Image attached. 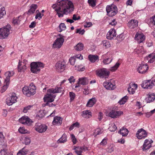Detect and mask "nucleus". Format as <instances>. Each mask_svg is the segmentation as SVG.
<instances>
[{"mask_svg": "<svg viewBox=\"0 0 155 155\" xmlns=\"http://www.w3.org/2000/svg\"><path fill=\"white\" fill-rule=\"evenodd\" d=\"M58 8L55 10L59 17H63L64 14L67 15L74 11V5L72 2L68 0H58Z\"/></svg>", "mask_w": 155, "mask_h": 155, "instance_id": "nucleus-1", "label": "nucleus"}, {"mask_svg": "<svg viewBox=\"0 0 155 155\" xmlns=\"http://www.w3.org/2000/svg\"><path fill=\"white\" fill-rule=\"evenodd\" d=\"M36 87L32 83L30 84L29 86H25L22 88V91L23 94L28 97L33 95L35 93Z\"/></svg>", "mask_w": 155, "mask_h": 155, "instance_id": "nucleus-2", "label": "nucleus"}, {"mask_svg": "<svg viewBox=\"0 0 155 155\" xmlns=\"http://www.w3.org/2000/svg\"><path fill=\"white\" fill-rule=\"evenodd\" d=\"M31 70L33 73H37L40 71L41 68L44 67V64L40 62H33L30 64Z\"/></svg>", "mask_w": 155, "mask_h": 155, "instance_id": "nucleus-3", "label": "nucleus"}, {"mask_svg": "<svg viewBox=\"0 0 155 155\" xmlns=\"http://www.w3.org/2000/svg\"><path fill=\"white\" fill-rule=\"evenodd\" d=\"M11 30V25H8L6 27L0 29V39H3L8 37Z\"/></svg>", "mask_w": 155, "mask_h": 155, "instance_id": "nucleus-4", "label": "nucleus"}, {"mask_svg": "<svg viewBox=\"0 0 155 155\" xmlns=\"http://www.w3.org/2000/svg\"><path fill=\"white\" fill-rule=\"evenodd\" d=\"M106 10L107 15L110 17L115 15L118 12L116 6L114 5L107 6L106 8Z\"/></svg>", "mask_w": 155, "mask_h": 155, "instance_id": "nucleus-5", "label": "nucleus"}, {"mask_svg": "<svg viewBox=\"0 0 155 155\" xmlns=\"http://www.w3.org/2000/svg\"><path fill=\"white\" fill-rule=\"evenodd\" d=\"M56 97V95L51 94V93H48L47 92V94L45 96L44 98V101L46 102L45 104L46 105L49 106L50 107H52V105L55 106V105L53 104H51V105L49 104V103L52 102L54 100V98Z\"/></svg>", "mask_w": 155, "mask_h": 155, "instance_id": "nucleus-6", "label": "nucleus"}, {"mask_svg": "<svg viewBox=\"0 0 155 155\" xmlns=\"http://www.w3.org/2000/svg\"><path fill=\"white\" fill-rule=\"evenodd\" d=\"M96 74L102 78H107L109 75L110 72L106 68L99 69L96 71Z\"/></svg>", "mask_w": 155, "mask_h": 155, "instance_id": "nucleus-7", "label": "nucleus"}, {"mask_svg": "<svg viewBox=\"0 0 155 155\" xmlns=\"http://www.w3.org/2000/svg\"><path fill=\"white\" fill-rule=\"evenodd\" d=\"M141 87L144 89H151L153 86H155V79L152 80H147L143 81L141 84Z\"/></svg>", "mask_w": 155, "mask_h": 155, "instance_id": "nucleus-8", "label": "nucleus"}, {"mask_svg": "<svg viewBox=\"0 0 155 155\" xmlns=\"http://www.w3.org/2000/svg\"><path fill=\"white\" fill-rule=\"evenodd\" d=\"M59 37H58L54 41L53 44V47L54 48H60L64 42V36L59 34Z\"/></svg>", "mask_w": 155, "mask_h": 155, "instance_id": "nucleus-9", "label": "nucleus"}, {"mask_svg": "<svg viewBox=\"0 0 155 155\" xmlns=\"http://www.w3.org/2000/svg\"><path fill=\"white\" fill-rule=\"evenodd\" d=\"M17 97L15 93H12L11 96L7 97L6 100V104L9 105H12L13 104L17 102Z\"/></svg>", "mask_w": 155, "mask_h": 155, "instance_id": "nucleus-10", "label": "nucleus"}, {"mask_svg": "<svg viewBox=\"0 0 155 155\" xmlns=\"http://www.w3.org/2000/svg\"><path fill=\"white\" fill-rule=\"evenodd\" d=\"M48 128V127L45 124L40 123L36 124L35 126V130L39 133L45 132Z\"/></svg>", "mask_w": 155, "mask_h": 155, "instance_id": "nucleus-11", "label": "nucleus"}, {"mask_svg": "<svg viewBox=\"0 0 155 155\" xmlns=\"http://www.w3.org/2000/svg\"><path fill=\"white\" fill-rule=\"evenodd\" d=\"M147 133L146 130L143 128L139 129L136 134L137 137L139 139H144L147 137Z\"/></svg>", "mask_w": 155, "mask_h": 155, "instance_id": "nucleus-12", "label": "nucleus"}, {"mask_svg": "<svg viewBox=\"0 0 155 155\" xmlns=\"http://www.w3.org/2000/svg\"><path fill=\"white\" fill-rule=\"evenodd\" d=\"M148 68V66L147 64H145L142 63L139 64L137 70L139 73L143 74L146 72Z\"/></svg>", "mask_w": 155, "mask_h": 155, "instance_id": "nucleus-13", "label": "nucleus"}, {"mask_svg": "<svg viewBox=\"0 0 155 155\" xmlns=\"http://www.w3.org/2000/svg\"><path fill=\"white\" fill-rule=\"evenodd\" d=\"M56 70L58 71H63L64 70L66 67V64L64 61H59L55 65Z\"/></svg>", "mask_w": 155, "mask_h": 155, "instance_id": "nucleus-14", "label": "nucleus"}, {"mask_svg": "<svg viewBox=\"0 0 155 155\" xmlns=\"http://www.w3.org/2000/svg\"><path fill=\"white\" fill-rule=\"evenodd\" d=\"M73 150H74L75 152L78 155H82L81 153L83 151H85L87 150V147L84 146L82 147L74 146Z\"/></svg>", "mask_w": 155, "mask_h": 155, "instance_id": "nucleus-15", "label": "nucleus"}, {"mask_svg": "<svg viewBox=\"0 0 155 155\" xmlns=\"http://www.w3.org/2000/svg\"><path fill=\"white\" fill-rule=\"evenodd\" d=\"M123 114L122 111H116L112 110L108 114V115L112 118H117Z\"/></svg>", "mask_w": 155, "mask_h": 155, "instance_id": "nucleus-16", "label": "nucleus"}, {"mask_svg": "<svg viewBox=\"0 0 155 155\" xmlns=\"http://www.w3.org/2000/svg\"><path fill=\"white\" fill-rule=\"evenodd\" d=\"M63 91L64 89L63 87L60 86H57L55 87V88H51L48 89L47 91L48 93L54 94L61 93Z\"/></svg>", "mask_w": 155, "mask_h": 155, "instance_id": "nucleus-17", "label": "nucleus"}, {"mask_svg": "<svg viewBox=\"0 0 155 155\" xmlns=\"http://www.w3.org/2000/svg\"><path fill=\"white\" fill-rule=\"evenodd\" d=\"M104 87L106 89L109 90H113L116 87L114 83H111L109 81H106L103 83Z\"/></svg>", "mask_w": 155, "mask_h": 155, "instance_id": "nucleus-18", "label": "nucleus"}, {"mask_svg": "<svg viewBox=\"0 0 155 155\" xmlns=\"http://www.w3.org/2000/svg\"><path fill=\"white\" fill-rule=\"evenodd\" d=\"M153 142V141L151 140H149L148 139L146 140L143 146V151H145L150 149L152 147L151 143Z\"/></svg>", "mask_w": 155, "mask_h": 155, "instance_id": "nucleus-19", "label": "nucleus"}, {"mask_svg": "<svg viewBox=\"0 0 155 155\" xmlns=\"http://www.w3.org/2000/svg\"><path fill=\"white\" fill-rule=\"evenodd\" d=\"M14 74V73L13 71H8L6 72L5 74L6 78L5 79V83L7 85H8L10 80V78Z\"/></svg>", "mask_w": 155, "mask_h": 155, "instance_id": "nucleus-20", "label": "nucleus"}, {"mask_svg": "<svg viewBox=\"0 0 155 155\" xmlns=\"http://www.w3.org/2000/svg\"><path fill=\"white\" fill-rule=\"evenodd\" d=\"M145 39V37L143 33L137 32L135 35V39L138 42H142Z\"/></svg>", "mask_w": 155, "mask_h": 155, "instance_id": "nucleus-21", "label": "nucleus"}, {"mask_svg": "<svg viewBox=\"0 0 155 155\" xmlns=\"http://www.w3.org/2000/svg\"><path fill=\"white\" fill-rule=\"evenodd\" d=\"M116 35V33L115 30L114 29H111L108 32L107 38L108 39L112 40L113 38L115 37Z\"/></svg>", "mask_w": 155, "mask_h": 155, "instance_id": "nucleus-22", "label": "nucleus"}, {"mask_svg": "<svg viewBox=\"0 0 155 155\" xmlns=\"http://www.w3.org/2000/svg\"><path fill=\"white\" fill-rule=\"evenodd\" d=\"M138 21L134 19H132L128 23V26L131 28H134L138 26Z\"/></svg>", "mask_w": 155, "mask_h": 155, "instance_id": "nucleus-23", "label": "nucleus"}, {"mask_svg": "<svg viewBox=\"0 0 155 155\" xmlns=\"http://www.w3.org/2000/svg\"><path fill=\"white\" fill-rule=\"evenodd\" d=\"M62 119L59 116H56L54 117V120L52 122V124L55 125H61L62 122Z\"/></svg>", "mask_w": 155, "mask_h": 155, "instance_id": "nucleus-24", "label": "nucleus"}, {"mask_svg": "<svg viewBox=\"0 0 155 155\" xmlns=\"http://www.w3.org/2000/svg\"><path fill=\"white\" fill-rule=\"evenodd\" d=\"M155 99V94H151L147 95V97L145 99V100L147 103H150L153 102Z\"/></svg>", "mask_w": 155, "mask_h": 155, "instance_id": "nucleus-25", "label": "nucleus"}, {"mask_svg": "<svg viewBox=\"0 0 155 155\" xmlns=\"http://www.w3.org/2000/svg\"><path fill=\"white\" fill-rule=\"evenodd\" d=\"M145 60H148V62L150 63H152L155 61V54H150L146 58H145Z\"/></svg>", "mask_w": 155, "mask_h": 155, "instance_id": "nucleus-26", "label": "nucleus"}, {"mask_svg": "<svg viewBox=\"0 0 155 155\" xmlns=\"http://www.w3.org/2000/svg\"><path fill=\"white\" fill-rule=\"evenodd\" d=\"M26 69V66L23 63L22 64L21 62L19 61L18 66V71L19 72H24Z\"/></svg>", "mask_w": 155, "mask_h": 155, "instance_id": "nucleus-27", "label": "nucleus"}, {"mask_svg": "<svg viewBox=\"0 0 155 155\" xmlns=\"http://www.w3.org/2000/svg\"><path fill=\"white\" fill-rule=\"evenodd\" d=\"M137 87V85L134 84H132L131 87L128 88V91L130 94H133L135 93V91Z\"/></svg>", "mask_w": 155, "mask_h": 155, "instance_id": "nucleus-28", "label": "nucleus"}, {"mask_svg": "<svg viewBox=\"0 0 155 155\" xmlns=\"http://www.w3.org/2000/svg\"><path fill=\"white\" fill-rule=\"evenodd\" d=\"M81 116L84 118H89L91 117V112L89 110H86L82 112Z\"/></svg>", "mask_w": 155, "mask_h": 155, "instance_id": "nucleus-29", "label": "nucleus"}, {"mask_svg": "<svg viewBox=\"0 0 155 155\" xmlns=\"http://www.w3.org/2000/svg\"><path fill=\"white\" fill-rule=\"evenodd\" d=\"M37 8L38 6L37 5L32 4L30 6V9L28 11V13L30 15L33 14Z\"/></svg>", "mask_w": 155, "mask_h": 155, "instance_id": "nucleus-30", "label": "nucleus"}, {"mask_svg": "<svg viewBox=\"0 0 155 155\" xmlns=\"http://www.w3.org/2000/svg\"><path fill=\"white\" fill-rule=\"evenodd\" d=\"M88 58L89 61L92 63L95 62L97 60H98L99 57L97 55H89Z\"/></svg>", "mask_w": 155, "mask_h": 155, "instance_id": "nucleus-31", "label": "nucleus"}, {"mask_svg": "<svg viewBox=\"0 0 155 155\" xmlns=\"http://www.w3.org/2000/svg\"><path fill=\"white\" fill-rule=\"evenodd\" d=\"M128 132V130L124 127H122L118 131V133L120 134L123 136H126L127 135Z\"/></svg>", "mask_w": 155, "mask_h": 155, "instance_id": "nucleus-32", "label": "nucleus"}, {"mask_svg": "<svg viewBox=\"0 0 155 155\" xmlns=\"http://www.w3.org/2000/svg\"><path fill=\"white\" fill-rule=\"evenodd\" d=\"M96 101L95 98H92L89 100L86 104V106L89 107H91L96 103Z\"/></svg>", "mask_w": 155, "mask_h": 155, "instance_id": "nucleus-33", "label": "nucleus"}, {"mask_svg": "<svg viewBox=\"0 0 155 155\" xmlns=\"http://www.w3.org/2000/svg\"><path fill=\"white\" fill-rule=\"evenodd\" d=\"M79 82H80V84L85 85L87 84L88 83V80L86 78H79L78 79Z\"/></svg>", "mask_w": 155, "mask_h": 155, "instance_id": "nucleus-34", "label": "nucleus"}, {"mask_svg": "<svg viewBox=\"0 0 155 155\" xmlns=\"http://www.w3.org/2000/svg\"><path fill=\"white\" fill-rule=\"evenodd\" d=\"M4 137L2 132H0V147H3V146L6 147V146L4 143Z\"/></svg>", "mask_w": 155, "mask_h": 155, "instance_id": "nucleus-35", "label": "nucleus"}, {"mask_svg": "<svg viewBox=\"0 0 155 155\" xmlns=\"http://www.w3.org/2000/svg\"><path fill=\"white\" fill-rule=\"evenodd\" d=\"M28 151L27 149H26L25 147H23L22 149L19 150L18 153L17 155H25Z\"/></svg>", "mask_w": 155, "mask_h": 155, "instance_id": "nucleus-36", "label": "nucleus"}, {"mask_svg": "<svg viewBox=\"0 0 155 155\" xmlns=\"http://www.w3.org/2000/svg\"><path fill=\"white\" fill-rule=\"evenodd\" d=\"M67 141V136L65 134H64L58 140L59 143H64Z\"/></svg>", "mask_w": 155, "mask_h": 155, "instance_id": "nucleus-37", "label": "nucleus"}, {"mask_svg": "<svg viewBox=\"0 0 155 155\" xmlns=\"http://www.w3.org/2000/svg\"><path fill=\"white\" fill-rule=\"evenodd\" d=\"M111 55H110L108 58H106L103 61V62L105 64H108L110 63L113 60Z\"/></svg>", "mask_w": 155, "mask_h": 155, "instance_id": "nucleus-38", "label": "nucleus"}, {"mask_svg": "<svg viewBox=\"0 0 155 155\" xmlns=\"http://www.w3.org/2000/svg\"><path fill=\"white\" fill-rule=\"evenodd\" d=\"M84 47L82 43H79L74 48L77 51H81L83 49Z\"/></svg>", "mask_w": 155, "mask_h": 155, "instance_id": "nucleus-39", "label": "nucleus"}, {"mask_svg": "<svg viewBox=\"0 0 155 155\" xmlns=\"http://www.w3.org/2000/svg\"><path fill=\"white\" fill-rule=\"evenodd\" d=\"M66 28V27L65 24L64 23H61L58 28V31L61 32L62 31L64 30Z\"/></svg>", "mask_w": 155, "mask_h": 155, "instance_id": "nucleus-40", "label": "nucleus"}, {"mask_svg": "<svg viewBox=\"0 0 155 155\" xmlns=\"http://www.w3.org/2000/svg\"><path fill=\"white\" fill-rule=\"evenodd\" d=\"M128 97L127 96H125L121 98L118 102L120 104H124L127 101Z\"/></svg>", "mask_w": 155, "mask_h": 155, "instance_id": "nucleus-41", "label": "nucleus"}, {"mask_svg": "<svg viewBox=\"0 0 155 155\" xmlns=\"http://www.w3.org/2000/svg\"><path fill=\"white\" fill-rule=\"evenodd\" d=\"M6 14L5 8L4 7H0V19L2 18L3 16Z\"/></svg>", "mask_w": 155, "mask_h": 155, "instance_id": "nucleus-42", "label": "nucleus"}, {"mask_svg": "<svg viewBox=\"0 0 155 155\" xmlns=\"http://www.w3.org/2000/svg\"><path fill=\"white\" fill-rule=\"evenodd\" d=\"M120 64L117 62L116 64L113 67L111 68L110 70L112 71H116L120 66Z\"/></svg>", "mask_w": 155, "mask_h": 155, "instance_id": "nucleus-43", "label": "nucleus"}, {"mask_svg": "<svg viewBox=\"0 0 155 155\" xmlns=\"http://www.w3.org/2000/svg\"><path fill=\"white\" fill-rule=\"evenodd\" d=\"M20 21L21 20L19 19V17H18L13 19L12 23L14 25H19L20 24Z\"/></svg>", "mask_w": 155, "mask_h": 155, "instance_id": "nucleus-44", "label": "nucleus"}, {"mask_svg": "<svg viewBox=\"0 0 155 155\" xmlns=\"http://www.w3.org/2000/svg\"><path fill=\"white\" fill-rule=\"evenodd\" d=\"M117 127L114 123L111 124V126L109 128L111 132L117 130Z\"/></svg>", "mask_w": 155, "mask_h": 155, "instance_id": "nucleus-45", "label": "nucleus"}, {"mask_svg": "<svg viewBox=\"0 0 155 155\" xmlns=\"http://www.w3.org/2000/svg\"><path fill=\"white\" fill-rule=\"evenodd\" d=\"M104 46L106 48H109L110 46V44L109 42L107 40H104L102 41Z\"/></svg>", "mask_w": 155, "mask_h": 155, "instance_id": "nucleus-46", "label": "nucleus"}, {"mask_svg": "<svg viewBox=\"0 0 155 155\" xmlns=\"http://www.w3.org/2000/svg\"><path fill=\"white\" fill-rule=\"evenodd\" d=\"M103 132V130L102 128H98L95 130L94 133L97 135H99L102 134Z\"/></svg>", "mask_w": 155, "mask_h": 155, "instance_id": "nucleus-47", "label": "nucleus"}, {"mask_svg": "<svg viewBox=\"0 0 155 155\" xmlns=\"http://www.w3.org/2000/svg\"><path fill=\"white\" fill-rule=\"evenodd\" d=\"M88 2L92 7H94L96 5L95 0H88Z\"/></svg>", "mask_w": 155, "mask_h": 155, "instance_id": "nucleus-48", "label": "nucleus"}, {"mask_svg": "<svg viewBox=\"0 0 155 155\" xmlns=\"http://www.w3.org/2000/svg\"><path fill=\"white\" fill-rule=\"evenodd\" d=\"M26 116H23L19 119V122L22 124H25L26 122Z\"/></svg>", "mask_w": 155, "mask_h": 155, "instance_id": "nucleus-49", "label": "nucleus"}, {"mask_svg": "<svg viewBox=\"0 0 155 155\" xmlns=\"http://www.w3.org/2000/svg\"><path fill=\"white\" fill-rule=\"evenodd\" d=\"M85 32L84 29L81 30V28H78L76 29V33H79L81 35H83Z\"/></svg>", "mask_w": 155, "mask_h": 155, "instance_id": "nucleus-50", "label": "nucleus"}, {"mask_svg": "<svg viewBox=\"0 0 155 155\" xmlns=\"http://www.w3.org/2000/svg\"><path fill=\"white\" fill-rule=\"evenodd\" d=\"M124 38V37L122 34H120L117 37V40L119 41H121L123 40Z\"/></svg>", "mask_w": 155, "mask_h": 155, "instance_id": "nucleus-51", "label": "nucleus"}, {"mask_svg": "<svg viewBox=\"0 0 155 155\" xmlns=\"http://www.w3.org/2000/svg\"><path fill=\"white\" fill-rule=\"evenodd\" d=\"M24 141L25 142V144L26 145L29 144L31 142L30 139L29 138L27 137L25 138Z\"/></svg>", "mask_w": 155, "mask_h": 155, "instance_id": "nucleus-52", "label": "nucleus"}, {"mask_svg": "<svg viewBox=\"0 0 155 155\" xmlns=\"http://www.w3.org/2000/svg\"><path fill=\"white\" fill-rule=\"evenodd\" d=\"M69 61L71 64L74 65L75 63V59L74 57H71L69 60Z\"/></svg>", "mask_w": 155, "mask_h": 155, "instance_id": "nucleus-53", "label": "nucleus"}, {"mask_svg": "<svg viewBox=\"0 0 155 155\" xmlns=\"http://www.w3.org/2000/svg\"><path fill=\"white\" fill-rule=\"evenodd\" d=\"M26 122L25 124L26 125H30L31 124L32 121L31 119L27 117H26Z\"/></svg>", "mask_w": 155, "mask_h": 155, "instance_id": "nucleus-54", "label": "nucleus"}, {"mask_svg": "<svg viewBox=\"0 0 155 155\" xmlns=\"http://www.w3.org/2000/svg\"><path fill=\"white\" fill-rule=\"evenodd\" d=\"M69 96L70 98V100L71 101L73 100L75 98V94L73 92H70Z\"/></svg>", "mask_w": 155, "mask_h": 155, "instance_id": "nucleus-55", "label": "nucleus"}, {"mask_svg": "<svg viewBox=\"0 0 155 155\" xmlns=\"http://www.w3.org/2000/svg\"><path fill=\"white\" fill-rule=\"evenodd\" d=\"M18 131L20 133L23 134H25L26 132V130L23 127H20L18 129Z\"/></svg>", "mask_w": 155, "mask_h": 155, "instance_id": "nucleus-56", "label": "nucleus"}, {"mask_svg": "<svg viewBox=\"0 0 155 155\" xmlns=\"http://www.w3.org/2000/svg\"><path fill=\"white\" fill-rule=\"evenodd\" d=\"M44 15L43 14H41L40 12L38 13L35 16V18L37 19L38 18L39 20H40L42 18V17Z\"/></svg>", "mask_w": 155, "mask_h": 155, "instance_id": "nucleus-57", "label": "nucleus"}, {"mask_svg": "<svg viewBox=\"0 0 155 155\" xmlns=\"http://www.w3.org/2000/svg\"><path fill=\"white\" fill-rule=\"evenodd\" d=\"M32 107V106L28 105L26 107H25L24 108L23 112L24 113H27V112L28 110H29L30 108Z\"/></svg>", "mask_w": 155, "mask_h": 155, "instance_id": "nucleus-58", "label": "nucleus"}, {"mask_svg": "<svg viewBox=\"0 0 155 155\" xmlns=\"http://www.w3.org/2000/svg\"><path fill=\"white\" fill-rule=\"evenodd\" d=\"M71 136L72 141L73 143L74 144H75L77 142V140L76 138L75 137L74 135L73 134H72L71 135Z\"/></svg>", "mask_w": 155, "mask_h": 155, "instance_id": "nucleus-59", "label": "nucleus"}, {"mask_svg": "<svg viewBox=\"0 0 155 155\" xmlns=\"http://www.w3.org/2000/svg\"><path fill=\"white\" fill-rule=\"evenodd\" d=\"M92 25V24L91 22H86L84 24V26L85 28L89 27Z\"/></svg>", "mask_w": 155, "mask_h": 155, "instance_id": "nucleus-60", "label": "nucleus"}, {"mask_svg": "<svg viewBox=\"0 0 155 155\" xmlns=\"http://www.w3.org/2000/svg\"><path fill=\"white\" fill-rule=\"evenodd\" d=\"M6 85H5L3 86L1 89V93H2L4 92L7 89L8 87V85H7L6 84Z\"/></svg>", "mask_w": 155, "mask_h": 155, "instance_id": "nucleus-61", "label": "nucleus"}, {"mask_svg": "<svg viewBox=\"0 0 155 155\" xmlns=\"http://www.w3.org/2000/svg\"><path fill=\"white\" fill-rule=\"evenodd\" d=\"M68 81H69V82L71 83H72V82L74 83L75 81V79L74 78L73 76H71L70 77V78L68 79Z\"/></svg>", "mask_w": 155, "mask_h": 155, "instance_id": "nucleus-62", "label": "nucleus"}, {"mask_svg": "<svg viewBox=\"0 0 155 155\" xmlns=\"http://www.w3.org/2000/svg\"><path fill=\"white\" fill-rule=\"evenodd\" d=\"M80 18V16H78V17H77V15L75 14H74L72 17V19L73 20L76 21L78 20Z\"/></svg>", "mask_w": 155, "mask_h": 155, "instance_id": "nucleus-63", "label": "nucleus"}, {"mask_svg": "<svg viewBox=\"0 0 155 155\" xmlns=\"http://www.w3.org/2000/svg\"><path fill=\"white\" fill-rule=\"evenodd\" d=\"M6 147L3 146V150H1L0 152V155H5V150L4 149V148H5Z\"/></svg>", "mask_w": 155, "mask_h": 155, "instance_id": "nucleus-64", "label": "nucleus"}]
</instances>
